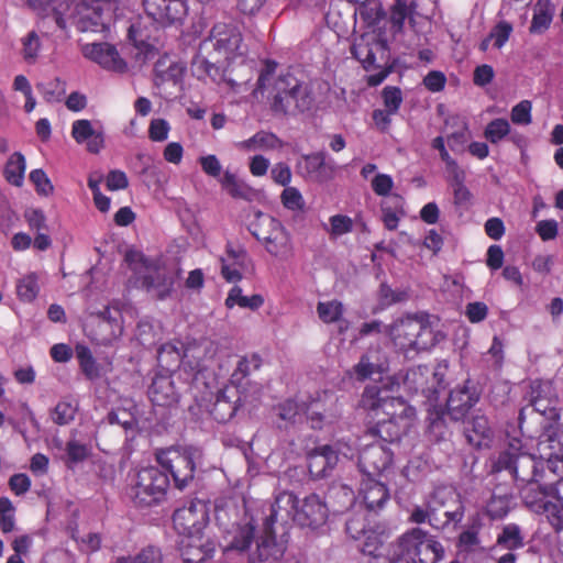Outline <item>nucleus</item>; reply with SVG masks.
Returning <instances> with one entry per match:
<instances>
[{
	"instance_id": "nucleus-1",
	"label": "nucleus",
	"mask_w": 563,
	"mask_h": 563,
	"mask_svg": "<svg viewBox=\"0 0 563 563\" xmlns=\"http://www.w3.org/2000/svg\"><path fill=\"white\" fill-rule=\"evenodd\" d=\"M268 89L267 99L272 112L277 117H298L314 108L316 98L311 86L291 73L273 78V69L261 73L256 90Z\"/></svg>"
},
{
	"instance_id": "nucleus-2",
	"label": "nucleus",
	"mask_w": 563,
	"mask_h": 563,
	"mask_svg": "<svg viewBox=\"0 0 563 563\" xmlns=\"http://www.w3.org/2000/svg\"><path fill=\"white\" fill-rule=\"evenodd\" d=\"M444 558L443 545L421 528H411L393 541L385 558L369 563H438Z\"/></svg>"
},
{
	"instance_id": "nucleus-3",
	"label": "nucleus",
	"mask_w": 563,
	"mask_h": 563,
	"mask_svg": "<svg viewBox=\"0 0 563 563\" xmlns=\"http://www.w3.org/2000/svg\"><path fill=\"white\" fill-rule=\"evenodd\" d=\"M159 465L168 471L175 487L185 489L195 478V472L201 465L203 452L196 446H172L156 454Z\"/></svg>"
},
{
	"instance_id": "nucleus-4",
	"label": "nucleus",
	"mask_w": 563,
	"mask_h": 563,
	"mask_svg": "<svg viewBox=\"0 0 563 563\" xmlns=\"http://www.w3.org/2000/svg\"><path fill=\"white\" fill-rule=\"evenodd\" d=\"M169 485L164 471L156 466L143 467L131 477L129 496L136 506L150 507L165 499Z\"/></svg>"
},
{
	"instance_id": "nucleus-5",
	"label": "nucleus",
	"mask_w": 563,
	"mask_h": 563,
	"mask_svg": "<svg viewBox=\"0 0 563 563\" xmlns=\"http://www.w3.org/2000/svg\"><path fill=\"white\" fill-rule=\"evenodd\" d=\"M494 468L498 472L508 471L517 486L541 482L545 476L544 462L541 459L538 460L533 454L521 451L514 444L499 453Z\"/></svg>"
},
{
	"instance_id": "nucleus-6",
	"label": "nucleus",
	"mask_w": 563,
	"mask_h": 563,
	"mask_svg": "<svg viewBox=\"0 0 563 563\" xmlns=\"http://www.w3.org/2000/svg\"><path fill=\"white\" fill-rule=\"evenodd\" d=\"M454 494L444 488L435 489L423 505H417L412 508L409 521L416 525L428 522L435 529H443L449 523H457L464 517V507L459 504L455 509H446L445 500L448 496Z\"/></svg>"
},
{
	"instance_id": "nucleus-7",
	"label": "nucleus",
	"mask_w": 563,
	"mask_h": 563,
	"mask_svg": "<svg viewBox=\"0 0 563 563\" xmlns=\"http://www.w3.org/2000/svg\"><path fill=\"white\" fill-rule=\"evenodd\" d=\"M394 344L406 354L426 350L430 345L432 331L421 319L407 317L395 321L387 331Z\"/></svg>"
},
{
	"instance_id": "nucleus-8",
	"label": "nucleus",
	"mask_w": 563,
	"mask_h": 563,
	"mask_svg": "<svg viewBox=\"0 0 563 563\" xmlns=\"http://www.w3.org/2000/svg\"><path fill=\"white\" fill-rule=\"evenodd\" d=\"M351 53L367 71L376 68L379 69L377 73L368 76L367 82L369 86L380 85L393 70V66L382 67L376 65V55L379 54L380 59H385L388 48L384 40L374 35H362L351 47Z\"/></svg>"
},
{
	"instance_id": "nucleus-9",
	"label": "nucleus",
	"mask_w": 563,
	"mask_h": 563,
	"mask_svg": "<svg viewBox=\"0 0 563 563\" xmlns=\"http://www.w3.org/2000/svg\"><path fill=\"white\" fill-rule=\"evenodd\" d=\"M119 0H81L78 2L68 20L80 32L103 31L110 21L112 3Z\"/></svg>"
},
{
	"instance_id": "nucleus-10",
	"label": "nucleus",
	"mask_w": 563,
	"mask_h": 563,
	"mask_svg": "<svg viewBox=\"0 0 563 563\" xmlns=\"http://www.w3.org/2000/svg\"><path fill=\"white\" fill-rule=\"evenodd\" d=\"M242 41V34L236 24L219 22L213 25L209 38L202 43L201 48L211 44L219 54L224 55L227 59H232L244 54Z\"/></svg>"
},
{
	"instance_id": "nucleus-11",
	"label": "nucleus",
	"mask_w": 563,
	"mask_h": 563,
	"mask_svg": "<svg viewBox=\"0 0 563 563\" xmlns=\"http://www.w3.org/2000/svg\"><path fill=\"white\" fill-rule=\"evenodd\" d=\"M173 522L176 531L185 537L199 536L208 522L207 506L201 500H189L175 510Z\"/></svg>"
},
{
	"instance_id": "nucleus-12",
	"label": "nucleus",
	"mask_w": 563,
	"mask_h": 563,
	"mask_svg": "<svg viewBox=\"0 0 563 563\" xmlns=\"http://www.w3.org/2000/svg\"><path fill=\"white\" fill-rule=\"evenodd\" d=\"M176 275L155 261L146 265L145 269L143 268L142 274L136 278L140 286L158 300H164L172 295Z\"/></svg>"
},
{
	"instance_id": "nucleus-13",
	"label": "nucleus",
	"mask_w": 563,
	"mask_h": 563,
	"mask_svg": "<svg viewBox=\"0 0 563 563\" xmlns=\"http://www.w3.org/2000/svg\"><path fill=\"white\" fill-rule=\"evenodd\" d=\"M329 507L320 496L310 494L303 499L297 498V510L295 511V522L301 528L317 530L327 522Z\"/></svg>"
},
{
	"instance_id": "nucleus-14",
	"label": "nucleus",
	"mask_w": 563,
	"mask_h": 563,
	"mask_svg": "<svg viewBox=\"0 0 563 563\" xmlns=\"http://www.w3.org/2000/svg\"><path fill=\"white\" fill-rule=\"evenodd\" d=\"M186 386L179 374H157L148 388L151 401L157 406L176 404Z\"/></svg>"
},
{
	"instance_id": "nucleus-15",
	"label": "nucleus",
	"mask_w": 563,
	"mask_h": 563,
	"mask_svg": "<svg viewBox=\"0 0 563 563\" xmlns=\"http://www.w3.org/2000/svg\"><path fill=\"white\" fill-rule=\"evenodd\" d=\"M148 18L162 26L183 20L187 8L183 0H142Z\"/></svg>"
},
{
	"instance_id": "nucleus-16",
	"label": "nucleus",
	"mask_w": 563,
	"mask_h": 563,
	"mask_svg": "<svg viewBox=\"0 0 563 563\" xmlns=\"http://www.w3.org/2000/svg\"><path fill=\"white\" fill-rule=\"evenodd\" d=\"M297 510V496L291 492H280L275 496L274 501L268 506V515L264 518L263 526L272 530L274 525L287 526L295 522Z\"/></svg>"
},
{
	"instance_id": "nucleus-17",
	"label": "nucleus",
	"mask_w": 563,
	"mask_h": 563,
	"mask_svg": "<svg viewBox=\"0 0 563 563\" xmlns=\"http://www.w3.org/2000/svg\"><path fill=\"white\" fill-rule=\"evenodd\" d=\"M479 400V393L474 383L465 380L462 386L451 390L448 401V415L452 420L463 419L473 406Z\"/></svg>"
},
{
	"instance_id": "nucleus-18",
	"label": "nucleus",
	"mask_w": 563,
	"mask_h": 563,
	"mask_svg": "<svg viewBox=\"0 0 563 563\" xmlns=\"http://www.w3.org/2000/svg\"><path fill=\"white\" fill-rule=\"evenodd\" d=\"M82 55L100 65L102 68L115 73H125L128 64L121 58L115 46L109 43H90L82 46Z\"/></svg>"
},
{
	"instance_id": "nucleus-19",
	"label": "nucleus",
	"mask_w": 563,
	"mask_h": 563,
	"mask_svg": "<svg viewBox=\"0 0 563 563\" xmlns=\"http://www.w3.org/2000/svg\"><path fill=\"white\" fill-rule=\"evenodd\" d=\"M391 452L380 443L365 446L358 456V466L364 477L379 476L390 465Z\"/></svg>"
},
{
	"instance_id": "nucleus-20",
	"label": "nucleus",
	"mask_w": 563,
	"mask_h": 563,
	"mask_svg": "<svg viewBox=\"0 0 563 563\" xmlns=\"http://www.w3.org/2000/svg\"><path fill=\"white\" fill-rule=\"evenodd\" d=\"M531 406L550 420H558V396L551 382H533L531 385Z\"/></svg>"
},
{
	"instance_id": "nucleus-21",
	"label": "nucleus",
	"mask_w": 563,
	"mask_h": 563,
	"mask_svg": "<svg viewBox=\"0 0 563 563\" xmlns=\"http://www.w3.org/2000/svg\"><path fill=\"white\" fill-rule=\"evenodd\" d=\"M540 459L544 467L555 476L563 477V433L547 435L538 443Z\"/></svg>"
},
{
	"instance_id": "nucleus-22",
	"label": "nucleus",
	"mask_w": 563,
	"mask_h": 563,
	"mask_svg": "<svg viewBox=\"0 0 563 563\" xmlns=\"http://www.w3.org/2000/svg\"><path fill=\"white\" fill-rule=\"evenodd\" d=\"M71 136L78 144H85L87 151L92 154L99 153L104 146L103 132L86 119L73 122Z\"/></svg>"
},
{
	"instance_id": "nucleus-23",
	"label": "nucleus",
	"mask_w": 563,
	"mask_h": 563,
	"mask_svg": "<svg viewBox=\"0 0 563 563\" xmlns=\"http://www.w3.org/2000/svg\"><path fill=\"white\" fill-rule=\"evenodd\" d=\"M339 461V455L330 445L316 448L308 454V470L312 477L321 478L327 476Z\"/></svg>"
},
{
	"instance_id": "nucleus-24",
	"label": "nucleus",
	"mask_w": 563,
	"mask_h": 563,
	"mask_svg": "<svg viewBox=\"0 0 563 563\" xmlns=\"http://www.w3.org/2000/svg\"><path fill=\"white\" fill-rule=\"evenodd\" d=\"M239 400L238 390L234 387L227 386L217 393L216 400L210 408V415L218 422H227L235 415Z\"/></svg>"
},
{
	"instance_id": "nucleus-25",
	"label": "nucleus",
	"mask_w": 563,
	"mask_h": 563,
	"mask_svg": "<svg viewBox=\"0 0 563 563\" xmlns=\"http://www.w3.org/2000/svg\"><path fill=\"white\" fill-rule=\"evenodd\" d=\"M360 495L368 510L382 509L389 500V493L386 485L376 477H364L361 482Z\"/></svg>"
},
{
	"instance_id": "nucleus-26",
	"label": "nucleus",
	"mask_w": 563,
	"mask_h": 563,
	"mask_svg": "<svg viewBox=\"0 0 563 563\" xmlns=\"http://www.w3.org/2000/svg\"><path fill=\"white\" fill-rule=\"evenodd\" d=\"M179 550L185 563H201L212 556L214 548L210 543H203L199 534L183 538Z\"/></svg>"
},
{
	"instance_id": "nucleus-27",
	"label": "nucleus",
	"mask_w": 563,
	"mask_h": 563,
	"mask_svg": "<svg viewBox=\"0 0 563 563\" xmlns=\"http://www.w3.org/2000/svg\"><path fill=\"white\" fill-rule=\"evenodd\" d=\"M302 161L305 170L309 176H313L319 183H325L334 177L338 166L333 161L328 162L324 152H317L303 155Z\"/></svg>"
},
{
	"instance_id": "nucleus-28",
	"label": "nucleus",
	"mask_w": 563,
	"mask_h": 563,
	"mask_svg": "<svg viewBox=\"0 0 563 563\" xmlns=\"http://www.w3.org/2000/svg\"><path fill=\"white\" fill-rule=\"evenodd\" d=\"M213 355L212 343L208 340L192 342L183 345L181 366L191 371L199 372L203 367V362Z\"/></svg>"
},
{
	"instance_id": "nucleus-29",
	"label": "nucleus",
	"mask_w": 563,
	"mask_h": 563,
	"mask_svg": "<svg viewBox=\"0 0 563 563\" xmlns=\"http://www.w3.org/2000/svg\"><path fill=\"white\" fill-rule=\"evenodd\" d=\"M284 552L285 545L282 542H277L274 528L267 530L263 526V536L260 538L256 548L258 561H277L284 555Z\"/></svg>"
},
{
	"instance_id": "nucleus-30",
	"label": "nucleus",
	"mask_w": 563,
	"mask_h": 563,
	"mask_svg": "<svg viewBox=\"0 0 563 563\" xmlns=\"http://www.w3.org/2000/svg\"><path fill=\"white\" fill-rule=\"evenodd\" d=\"M387 369V361L379 350H371L364 354L354 366L358 379L369 378L375 373H383Z\"/></svg>"
},
{
	"instance_id": "nucleus-31",
	"label": "nucleus",
	"mask_w": 563,
	"mask_h": 563,
	"mask_svg": "<svg viewBox=\"0 0 563 563\" xmlns=\"http://www.w3.org/2000/svg\"><path fill=\"white\" fill-rule=\"evenodd\" d=\"M388 395L389 390L385 387L376 384L367 385L362 393L358 406L373 413L374 418H377L380 416L383 402H385Z\"/></svg>"
},
{
	"instance_id": "nucleus-32",
	"label": "nucleus",
	"mask_w": 563,
	"mask_h": 563,
	"mask_svg": "<svg viewBox=\"0 0 563 563\" xmlns=\"http://www.w3.org/2000/svg\"><path fill=\"white\" fill-rule=\"evenodd\" d=\"M375 419L377 421L372 432L383 441L389 443L398 441L410 426V421L386 419L380 416Z\"/></svg>"
},
{
	"instance_id": "nucleus-33",
	"label": "nucleus",
	"mask_w": 563,
	"mask_h": 563,
	"mask_svg": "<svg viewBox=\"0 0 563 563\" xmlns=\"http://www.w3.org/2000/svg\"><path fill=\"white\" fill-rule=\"evenodd\" d=\"M555 5L551 0H537L533 7V16L529 27L530 33L541 34L545 32L553 20Z\"/></svg>"
},
{
	"instance_id": "nucleus-34",
	"label": "nucleus",
	"mask_w": 563,
	"mask_h": 563,
	"mask_svg": "<svg viewBox=\"0 0 563 563\" xmlns=\"http://www.w3.org/2000/svg\"><path fill=\"white\" fill-rule=\"evenodd\" d=\"M416 416L413 407L409 406L400 397L387 396L385 402H383V409L380 417L393 420L411 421Z\"/></svg>"
},
{
	"instance_id": "nucleus-35",
	"label": "nucleus",
	"mask_w": 563,
	"mask_h": 563,
	"mask_svg": "<svg viewBox=\"0 0 563 563\" xmlns=\"http://www.w3.org/2000/svg\"><path fill=\"white\" fill-rule=\"evenodd\" d=\"M523 503L533 511L540 512L541 505L545 504V497L549 495L551 486L542 485L541 482L533 484H523L518 486Z\"/></svg>"
},
{
	"instance_id": "nucleus-36",
	"label": "nucleus",
	"mask_w": 563,
	"mask_h": 563,
	"mask_svg": "<svg viewBox=\"0 0 563 563\" xmlns=\"http://www.w3.org/2000/svg\"><path fill=\"white\" fill-rule=\"evenodd\" d=\"M262 365V358L257 354H251L249 356H243L238 362L236 368L233 371L231 375V384L236 390L239 388L245 387L247 384L249 375L257 371Z\"/></svg>"
},
{
	"instance_id": "nucleus-37",
	"label": "nucleus",
	"mask_w": 563,
	"mask_h": 563,
	"mask_svg": "<svg viewBox=\"0 0 563 563\" xmlns=\"http://www.w3.org/2000/svg\"><path fill=\"white\" fill-rule=\"evenodd\" d=\"M184 69L185 68L180 63L164 56L159 58L154 66L156 82L163 84L166 81H173L176 84L181 79Z\"/></svg>"
},
{
	"instance_id": "nucleus-38",
	"label": "nucleus",
	"mask_w": 563,
	"mask_h": 563,
	"mask_svg": "<svg viewBox=\"0 0 563 563\" xmlns=\"http://www.w3.org/2000/svg\"><path fill=\"white\" fill-rule=\"evenodd\" d=\"M282 228L283 224L272 216L257 212L255 221L250 225V231L258 241L264 243L273 236L277 229Z\"/></svg>"
},
{
	"instance_id": "nucleus-39",
	"label": "nucleus",
	"mask_w": 563,
	"mask_h": 563,
	"mask_svg": "<svg viewBox=\"0 0 563 563\" xmlns=\"http://www.w3.org/2000/svg\"><path fill=\"white\" fill-rule=\"evenodd\" d=\"M256 526L252 518L244 519L240 522L230 542V548L238 551H245L250 548L254 540Z\"/></svg>"
},
{
	"instance_id": "nucleus-40",
	"label": "nucleus",
	"mask_w": 563,
	"mask_h": 563,
	"mask_svg": "<svg viewBox=\"0 0 563 563\" xmlns=\"http://www.w3.org/2000/svg\"><path fill=\"white\" fill-rule=\"evenodd\" d=\"M221 186L228 194L235 199L251 200L254 191L243 180L239 179L234 174L227 170L220 179Z\"/></svg>"
},
{
	"instance_id": "nucleus-41",
	"label": "nucleus",
	"mask_w": 563,
	"mask_h": 563,
	"mask_svg": "<svg viewBox=\"0 0 563 563\" xmlns=\"http://www.w3.org/2000/svg\"><path fill=\"white\" fill-rule=\"evenodd\" d=\"M448 412L434 411L430 413L428 433L431 440L435 442L446 441L451 438L452 431L446 422Z\"/></svg>"
},
{
	"instance_id": "nucleus-42",
	"label": "nucleus",
	"mask_w": 563,
	"mask_h": 563,
	"mask_svg": "<svg viewBox=\"0 0 563 563\" xmlns=\"http://www.w3.org/2000/svg\"><path fill=\"white\" fill-rule=\"evenodd\" d=\"M191 74L199 80H206L210 78L216 81L220 77V69L216 63L210 62L202 54H197L190 65Z\"/></svg>"
},
{
	"instance_id": "nucleus-43",
	"label": "nucleus",
	"mask_w": 563,
	"mask_h": 563,
	"mask_svg": "<svg viewBox=\"0 0 563 563\" xmlns=\"http://www.w3.org/2000/svg\"><path fill=\"white\" fill-rule=\"evenodd\" d=\"M264 244L269 254L278 257L287 256L291 251L290 238L284 227L277 229Z\"/></svg>"
},
{
	"instance_id": "nucleus-44",
	"label": "nucleus",
	"mask_w": 563,
	"mask_h": 563,
	"mask_svg": "<svg viewBox=\"0 0 563 563\" xmlns=\"http://www.w3.org/2000/svg\"><path fill=\"white\" fill-rule=\"evenodd\" d=\"M471 429H467L468 442L475 445H481L483 440L490 439L493 431L487 417L484 415H476L470 422Z\"/></svg>"
},
{
	"instance_id": "nucleus-45",
	"label": "nucleus",
	"mask_w": 563,
	"mask_h": 563,
	"mask_svg": "<svg viewBox=\"0 0 563 563\" xmlns=\"http://www.w3.org/2000/svg\"><path fill=\"white\" fill-rule=\"evenodd\" d=\"M264 303V298L261 295H253L251 297L244 296L242 294V289L238 286H234L230 291L225 299V306L228 308H233L238 305L241 308H249L251 310L258 309Z\"/></svg>"
},
{
	"instance_id": "nucleus-46",
	"label": "nucleus",
	"mask_w": 563,
	"mask_h": 563,
	"mask_svg": "<svg viewBox=\"0 0 563 563\" xmlns=\"http://www.w3.org/2000/svg\"><path fill=\"white\" fill-rule=\"evenodd\" d=\"M283 142L271 132L261 131L243 142V146L251 151H268L282 147Z\"/></svg>"
},
{
	"instance_id": "nucleus-47",
	"label": "nucleus",
	"mask_w": 563,
	"mask_h": 563,
	"mask_svg": "<svg viewBox=\"0 0 563 563\" xmlns=\"http://www.w3.org/2000/svg\"><path fill=\"white\" fill-rule=\"evenodd\" d=\"M328 496L334 512H342L354 503V492L346 485L331 487Z\"/></svg>"
},
{
	"instance_id": "nucleus-48",
	"label": "nucleus",
	"mask_w": 563,
	"mask_h": 563,
	"mask_svg": "<svg viewBox=\"0 0 563 563\" xmlns=\"http://www.w3.org/2000/svg\"><path fill=\"white\" fill-rule=\"evenodd\" d=\"M24 172H25L24 156L19 152L13 153L10 156L9 161L7 162V165L4 168L5 179L14 186H20L23 181Z\"/></svg>"
},
{
	"instance_id": "nucleus-49",
	"label": "nucleus",
	"mask_w": 563,
	"mask_h": 563,
	"mask_svg": "<svg viewBox=\"0 0 563 563\" xmlns=\"http://www.w3.org/2000/svg\"><path fill=\"white\" fill-rule=\"evenodd\" d=\"M412 4H408L406 0H396L390 9V24L394 33H400L404 29L405 20H412Z\"/></svg>"
},
{
	"instance_id": "nucleus-50",
	"label": "nucleus",
	"mask_w": 563,
	"mask_h": 563,
	"mask_svg": "<svg viewBox=\"0 0 563 563\" xmlns=\"http://www.w3.org/2000/svg\"><path fill=\"white\" fill-rule=\"evenodd\" d=\"M183 343L168 342L163 344L158 350L157 360L162 366L172 367L181 365Z\"/></svg>"
},
{
	"instance_id": "nucleus-51",
	"label": "nucleus",
	"mask_w": 563,
	"mask_h": 563,
	"mask_svg": "<svg viewBox=\"0 0 563 563\" xmlns=\"http://www.w3.org/2000/svg\"><path fill=\"white\" fill-rule=\"evenodd\" d=\"M76 355L80 369L88 379L92 380L100 376L99 366L87 346L77 345Z\"/></svg>"
},
{
	"instance_id": "nucleus-52",
	"label": "nucleus",
	"mask_w": 563,
	"mask_h": 563,
	"mask_svg": "<svg viewBox=\"0 0 563 563\" xmlns=\"http://www.w3.org/2000/svg\"><path fill=\"white\" fill-rule=\"evenodd\" d=\"M497 544L507 550H516L523 547V538L519 526L509 523L504 527L503 532L497 538Z\"/></svg>"
},
{
	"instance_id": "nucleus-53",
	"label": "nucleus",
	"mask_w": 563,
	"mask_h": 563,
	"mask_svg": "<svg viewBox=\"0 0 563 563\" xmlns=\"http://www.w3.org/2000/svg\"><path fill=\"white\" fill-rule=\"evenodd\" d=\"M129 38L137 48L147 51L151 46V30L141 21L134 22L129 27Z\"/></svg>"
},
{
	"instance_id": "nucleus-54",
	"label": "nucleus",
	"mask_w": 563,
	"mask_h": 563,
	"mask_svg": "<svg viewBox=\"0 0 563 563\" xmlns=\"http://www.w3.org/2000/svg\"><path fill=\"white\" fill-rule=\"evenodd\" d=\"M343 305L339 300L319 302L317 306L318 316L324 323L339 321L343 314Z\"/></svg>"
},
{
	"instance_id": "nucleus-55",
	"label": "nucleus",
	"mask_w": 563,
	"mask_h": 563,
	"mask_svg": "<svg viewBox=\"0 0 563 563\" xmlns=\"http://www.w3.org/2000/svg\"><path fill=\"white\" fill-rule=\"evenodd\" d=\"M346 533L354 540L362 538L369 539L372 530L368 528L365 517L362 514H355L347 519L345 525Z\"/></svg>"
},
{
	"instance_id": "nucleus-56",
	"label": "nucleus",
	"mask_w": 563,
	"mask_h": 563,
	"mask_svg": "<svg viewBox=\"0 0 563 563\" xmlns=\"http://www.w3.org/2000/svg\"><path fill=\"white\" fill-rule=\"evenodd\" d=\"M511 128L506 119H494L490 121L485 131L484 136L493 144L498 143L505 136L510 134Z\"/></svg>"
},
{
	"instance_id": "nucleus-57",
	"label": "nucleus",
	"mask_w": 563,
	"mask_h": 563,
	"mask_svg": "<svg viewBox=\"0 0 563 563\" xmlns=\"http://www.w3.org/2000/svg\"><path fill=\"white\" fill-rule=\"evenodd\" d=\"M40 290L37 276L32 273L21 278L16 285L18 296L21 300L32 301Z\"/></svg>"
},
{
	"instance_id": "nucleus-58",
	"label": "nucleus",
	"mask_w": 563,
	"mask_h": 563,
	"mask_svg": "<svg viewBox=\"0 0 563 563\" xmlns=\"http://www.w3.org/2000/svg\"><path fill=\"white\" fill-rule=\"evenodd\" d=\"M22 56L29 64L36 62L41 49V42L35 31L29 32L22 40Z\"/></svg>"
},
{
	"instance_id": "nucleus-59",
	"label": "nucleus",
	"mask_w": 563,
	"mask_h": 563,
	"mask_svg": "<svg viewBox=\"0 0 563 563\" xmlns=\"http://www.w3.org/2000/svg\"><path fill=\"white\" fill-rule=\"evenodd\" d=\"M452 186L454 191V202L460 206H464L471 202L472 194L464 185L465 172L455 173L451 176Z\"/></svg>"
},
{
	"instance_id": "nucleus-60",
	"label": "nucleus",
	"mask_w": 563,
	"mask_h": 563,
	"mask_svg": "<svg viewBox=\"0 0 563 563\" xmlns=\"http://www.w3.org/2000/svg\"><path fill=\"white\" fill-rule=\"evenodd\" d=\"M14 506L7 497L0 498V529L8 533L14 529Z\"/></svg>"
},
{
	"instance_id": "nucleus-61",
	"label": "nucleus",
	"mask_w": 563,
	"mask_h": 563,
	"mask_svg": "<svg viewBox=\"0 0 563 563\" xmlns=\"http://www.w3.org/2000/svg\"><path fill=\"white\" fill-rule=\"evenodd\" d=\"M75 415L76 408L70 402L59 401L53 409L51 417L56 424L64 426L73 421Z\"/></svg>"
},
{
	"instance_id": "nucleus-62",
	"label": "nucleus",
	"mask_w": 563,
	"mask_h": 563,
	"mask_svg": "<svg viewBox=\"0 0 563 563\" xmlns=\"http://www.w3.org/2000/svg\"><path fill=\"white\" fill-rule=\"evenodd\" d=\"M379 301L383 306H390L397 302L406 301L409 297L408 291L404 289L394 290L387 284H382L378 290Z\"/></svg>"
},
{
	"instance_id": "nucleus-63",
	"label": "nucleus",
	"mask_w": 563,
	"mask_h": 563,
	"mask_svg": "<svg viewBox=\"0 0 563 563\" xmlns=\"http://www.w3.org/2000/svg\"><path fill=\"white\" fill-rule=\"evenodd\" d=\"M487 515L492 519H501L509 511V499L507 496H492L486 506Z\"/></svg>"
},
{
	"instance_id": "nucleus-64",
	"label": "nucleus",
	"mask_w": 563,
	"mask_h": 563,
	"mask_svg": "<svg viewBox=\"0 0 563 563\" xmlns=\"http://www.w3.org/2000/svg\"><path fill=\"white\" fill-rule=\"evenodd\" d=\"M541 511L540 514H544L547 518L549 519L550 523L555 530H562L563 529V507L559 508L558 505L547 501L545 504L541 505Z\"/></svg>"
}]
</instances>
